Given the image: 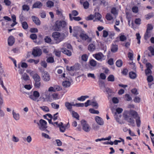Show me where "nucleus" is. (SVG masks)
<instances>
[{
    "instance_id": "5",
    "label": "nucleus",
    "mask_w": 154,
    "mask_h": 154,
    "mask_svg": "<svg viewBox=\"0 0 154 154\" xmlns=\"http://www.w3.org/2000/svg\"><path fill=\"white\" fill-rule=\"evenodd\" d=\"M81 124L82 126L83 130L85 132H88L91 130V128L87 122L84 120L81 121Z\"/></svg>"
},
{
    "instance_id": "11",
    "label": "nucleus",
    "mask_w": 154,
    "mask_h": 154,
    "mask_svg": "<svg viewBox=\"0 0 154 154\" xmlns=\"http://www.w3.org/2000/svg\"><path fill=\"white\" fill-rule=\"evenodd\" d=\"M95 120L96 122L99 125H102L104 124V122L102 119L98 116H97L95 117Z\"/></svg>"
},
{
    "instance_id": "14",
    "label": "nucleus",
    "mask_w": 154,
    "mask_h": 154,
    "mask_svg": "<svg viewBox=\"0 0 154 154\" xmlns=\"http://www.w3.org/2000/svg\"><path fill=\"white\" fill-rule=\"evenodd\" d=\"M32 18L34 22L37 25H40V21L37 17L35 16H33L32 17Z\"/></svg>"
},
{
    "instance_id": "55",
    "label": "nucleus",
    "mask_w": 154,
    "mask_h": 154,
    "mask_svg": "<svg viewBox=\"0 0 154 154\" xmlns=\"http://www.w3.org/2000/svg\"><path fill=\"white\" fill-rule=\"evenodd\" d=\"M145 72L146 75L151 74L152 73V71L151 69H146L145 70Z\"/></svg>"
},
{
    "instance_id": "61",
    "label": "nucleus",
    "mask_w": 154,
    "mask_h": 154,
    "mask_svg": "<svg viewBox=\"0 0 154 154\" xmlns=\"http://www.w3.org/2000/svg\"><path fill=\"white\" fill-rule=\"evenodd\" d=\"M125 97L126 100L128 101H130L132 100L131 97H130L129 95L128 94H127L125 95Z\"/></svg>"
},
{
    "instance_id": "51",
    "label": "nucleus",
    "mask_w": 154,
    "mask_h": 154,
    "mask_svg": "<svg viewBox=\"0 0 154 154\" xmlns=\"http://www.w3.org/2000/svg\"><path fill=\"white\" fill-rule=\"evenodd\" d=\"M46 60L47 62L49 63H53L54 61V58L52 57H49L47 58Z\"/></svg>"
},
{
    "instance_id": "23",
    "label": "nucleus",
    "mask_w": 154,
    "mask_h": 154,
    "mask_svg": "<svg viewBox=\"0 0 154 154\" xmlns=\"http://www.w3.org/2000/svg\"><path fill=\"white\" fill-rule=\"evenodd\" d=\"M58 127H59L60 130L61 132H63L65 131L66 128L63 125V123L60 122L59 124Z\"/></svg>"
},
{
    "instance_id": "12",
    "label": "nucleus",
    "mask_w": 154,
    "mask_h": 154,
    "mask_svg": "<svg viewBox=\"0 0 154 154\" xmlns=\"http://www.w3.org/2000/svg\"><path fill=\"white\" fill-rule=\"evenodd\" d=\"M42 4L39 1L36 2L33 5L32 8H40L42 6Z\"/></svg>"
},
{
    "instance_id": "7",
    "label": "nucleus",
    "mask_w": 154,
    "mask_h": 154,
    "mask_svg": "<svg viewBox=\"0 0 154 154\" xmlns=\"http://www.w3.org/2000/svg\"><path fill=\"white\" fill-rule=\"evenodd\" d=\"M32 54L35 57L40 56L42 54V50L38 47H35L33 49Z\"/></svg>"
},
{
    "instance_id": "39",
    "label": "nucleus",
    "mask_w": 154,
    "mask_h": 154,
    "mask_svg": "<svg viewBox=\"0 0 154 154\" xmlns=\"http://www.w3.org/2000/svg\"><path fill=\"white\" fill-rule=\"evenodd\" d=\"M88 56L86 54L83 55L81 57L82 60L85 62H86L87 61Z\"/></svg>"
},
{
    "instance_id": "57",
    "label": "nucleus",
    "mask_w": 154,
    "mask_h": 154,
    "mask_svg": "<svg viewBox=\"0 0 154 154\" xmlns=\"http://www.w3.org/2000/svg\"><path fill=\"white\" fill-rule=\"evenodd\" d=\"M106 19L109 20H110L112 19V17L109 14H107L106 17Z\"/></svg>"
},
{
    "instance_id": "29",
    "label": "nucleus",
    "mask_w": 154,
    "mask_h": 154,
    "mask_svg": "<svg viewBox=\"0 0 154 154\" xmlns=\"http://www.w3.org/2000/svg\"><path fill=\"white\" fill-rule=\"evenodd\" d=\"M71 112H72V116L73 117L75 118L76 119L78 120H79V116L76 112H75L73 110L71 111Z\"/></svg>"
},
{
    "instance_id": "32",
    "label": "nucleus",
    "mask_w": 154,
    "mask_h": 154,
    "mask_svg": "<svg viewBox=\"0 0 154 154\" xmlns=\"http://www.w3.org/2000/svg\"><path fill=\"white\" fill-rule=\"evenodd\" d=\"M72 14H69V16L70 20H72L73 19H74L76 21H79L81 20V18L79 17H72L71 16Z\"/></svg>"
},
{
    "instance_id": "9",
    "label": "nucleus",
    "mask_w": 154,
    "mask_h": 154,
    "mask_svg": "<svg viewBox=\"0 0 154 154\" xmlns=\"http://www.w3.org/2000/svg\"><path fill=\"white\" fill-rule=\"evenodd\" d=\"M80 36L83 40H87V41L88 42H91L92 40L91 38L89 37L88 35L84 33H81Z\"/></svg>"
},
{
    "instance_id": "35",
    "label": "nucleus",
    "mask_w": 154,
    "mask_h": 154,
    "mask_svg": "<svg viewBox=\"0 0 154 154\" xmlns=\"http://www.w3.org/2000/svg\"><path fill=\"white\" fill-rule=\"evenodd\" d=\"M153 29V27L152 24H148L147 25V29L146 31H150L152 32V31Z\"/></svg>"
},
{
    "instance_id": "13",
    "label": "nucleus",
    "mask_w": 154,
    "mask_h": 154,
    "mask_svg": "<svg viewBox=\"0 0 154 154\" xmlns=\"http://www.w3.org/2000/svg\"><path fill=\"white\" fill-rule=\"evenodd\" d=\"M15 39L12 36H10L8 39V44L9 46H12L14 43Z\"/></svg>"
},
{
    "instance_id": "48",
    "label": "nucleus",
    "mask_w": 154,
    "mask_h": 154,
    "mask_svg": "<svg viewBox=\"0 0 154 154\" xmlns=\"http://www.w3.org/2000/svg\"><path fill=\"white\" fill-rule=\"evenodd\" d=\"M89 111L91 113L98 114L99 113L98 111L95 110L93 109H89Z\"/></svg>"
},
{
    "instance_id": "58",
    "label": "nucleus",
    "mask_w": 154,
    "mask_h": 154,
    "mask_svg": "<svg viewBox=\"0 0 154 154\" xmlns=\"http://www.w3.org/2000/svg\"><path fill=\"white\" fill-rule=\"evenodd\" d=\"M30 38L33 40L36 39L37 38V36L36 34H32L30 35Z\"/></svg>"
},
{
    "instance_id": "46",
    "label": "nucleus",
    "mask_w": 154,
    "mask_h": 154,
    "mask_svg": "<svg viewBox=\"0 0 154 154\" xmlns=\"http://www.w3.org/2000/svg\"><path fill=\"white\" fill-rule=\"evenodd\" d=\"M41 85V83L40 81L35 82L34 86L36 88H39Z\"/></svg>"
},
{
    "instance_id": "31",
    "label": "nucleus",
    "mask_w": 154,
    "mask_h": 154,
    "mask_svg": "<svg viewBox=\"0 0 154 154\" xmlns=\"http://www.w3.org/2000/svg\"><path fill=\"white\" fill-rule=\"evenodd\" d=\"M52 97L54 100H57L60 98V96L57 93H54L52 95Z\"/></svg>"
},
{
    "instance_id": "47",
    "label": "nucleus",
    "mask_w": 154,
    "mask_h": 154,
    "mask_svg": "<svg viewBox=\"0 0 154 154\" xmlns=\"http://www.w3.org/2000/svg\"><path fill=\"white\" fill-rule=\"evenodd\" d=\"M40 108L42 109L44 111L48 112L49 111L48 108L47 106H43L40 107Z\"/></svg>"
},
{
    "instance_id": "24",
    "label": "nucleus",
    "mask_w": 154,
    "mask_h": 154,
    "mask_svg": "<svg viewBox=\"0 0 154 154\" xmlns=\"http://www.w3.org/2000/svg\"><path fill=\"white\" fill-rule=\"evenodd\" d=\"M47 6L49 8H51L54 6V3L51 1H48L46 3Z\"/></svg>"
},
{
    "instance_id": "52",
    "label": "nucleus",
    "mask_w": 154,
    "mask_h": 154,
    "mask_svg": "<svg viewBox=\"0 0 154 154\" xmlns=\"http://www.w3.org/2000/svg\"><path fill=\"white\" fill-rule=\"evenodd\" d=\"M137 127H140V125L141 121L140 117H138L136 121Z\"/></svg>"
},
{
    "instance_id": "8",
    "label": "nucleus",
    "mask_w": 154,
    "mask_h": 154,
    "mask_svg": "<svg viewBox=\"0 0 154 154\" xmlns=\"http://www.w3.org/2000/svg\"><path fill=\"white\" fill-rule=\"evenodd\" d=\"M42 80L45 82L49 81L50 79L49 74L47 72H45L42 74Z\"/></svg>"
},
{
    "instance_id": "30",
    "label": "nucleus",
    "mask_w": 154,
    "mask_h": 154,
    "mask_svg": "<svg viewBox=\"0 0 154 154\" xmlns=\"http://www.w3.org/2000/svg\"><path fill=\"white\" fill-rule=\"evenodd\" d=\"M94 18H95L96 19H97L98 20H100V21H102V20H100L102 16L99 13H95L94 15Z\"/></svg>"
},
{
    "instance_id": "54",
    "label": "nucleus",
    "mask_w": 154,
    "mask_h": 154,
    "mask_svg": "<svg viewBox=\"0 0 154 154\" xmlns=\"http://www.w3.org/2000/svg\"><path fill=\"white\" fill-rule=\"evenodd\" d=\"M94 18V15H90L86 18V20H93Z\"/></svg>"
},
{
    "instance_id": "3",
    "label": "nucleus",
    "mask_w": 154,
    "mask_h": 154,
    "mask_svg": "<svg viewBox=\"0 0 154 154\" xmlns=\"http://www.w3.org/2000/svg\"><path fill=\"white\" fill-rule=\"evenodd\" d=\"M66 25V22L63 20L57 21L56 22L54 25L55 30L59 31L61 28L65 27Z\"/></svg>"
},
{
    "instance_id": "63",
    "label": "nucleus",
    "mask_w": 154,
    "mask_h": 154,
    "mask_svg": "<svg viewBox=\"0 0 154 154\" xmlns=\"http://www.w3.org/2000/svg\"><path fill=\"white\" fill-rule=\"evenodd\" d=\"M30 31L32 33L37 32H38V29L36 28H31L30 29Z\"/></svg>"
},
{
    "instance_id": "62",
    "label": "nucleus",
    "mask_w": 154,
    "mask_h": 154,
    "mask_svg": "<svg viewBox=\"0 0 154 154\" xmlns=\"http://www.w3.org/2000/svg\"><path fill=\"white\" fill-rule=\"evenodd\" d=\"M131 92L135 95H137L139 93L137 91V89L134 88L131 90Z\"/></svg>"
},
{
    "instance_id": "60",
    "label": "nucleus",
    "mask_w": 154,
    "mask_h": 154,
    "mask_svg": "<svg viewBox=\"0 0 154 154\" xmlns=\"http://www.w3.org/2000/svg\"><path fill=\"white\" fill-rule=\"evenodd\" d=\"M134 100L135 102L139 103L140 101V98L137 96H136Z\"/></svg>"
},
{
    "instance_id": "27",
    "label": "nucleus",
    "mask_w": 154,
    "mask_h": 154,
    "mask_svg": "<svg viewBox=\"0 0 154 154\" xmlns=\"http://www.w3.org/2000/svg\"><path fill=\"white\" fill-rule=\"evenodd\" d=\"M95 46L93 44H91L88 46V49L91 51H94L95 49Z\"/></svg>"
},
{
    "instance_id": "59",
    "label": "nucleus",
    "mask_w": 154,
    "mask_h": 154,
    "mask_svg": "<svg viewBox=\"0 0 154 154\" xmlns=\"http://www.w3.org/2000/svg\"><path fill=\"white\" fill-rule=\"evenodd\" d=\"M146 69H151L152 68V66L151 64L149 63H147L146 64Z\"/></svg>"
},
{
    "instance_id": "18",
    "label": "nucleus",
    "mask_w": 154,
    "mask_h": 154,
    "mask_svg": "<svg viewBox=\"0 0 154 154\" xmlns=\"http://www.w3.org/2000/svg\"><path fill=\"white\" fill-rule=\"evenodd\" d=\"M65 105L67 109L71 112L72 110V107L71 103L68 102H66L65 103Z\"/></svg>"
},
{
    "instance_id": "49",
    "label": "nucleus",
    "mask_w": 154,
    "mask_h": 154,
    "mask_svg": "<svg viewBox=\"0 0 154 154\" xmlns=\"http://www.w3.org/2000/svg\"><path fill=\"white\" fill-rule=\"evenodd\" d=\"M136 39L138 40L137 43L140 44L141 36L140 35V34L139 33H137L136 34Z\"/></svg>"
},
{
    "instance_id": "28",
    "label": "nucleus",
    "mask_w": 154,
    "mask_h": 154,
    "mask_svg": "<svg viewBox=\"0 0 154 154\" xmlns=\"http://www.w3.org/2000/svg\"><path fill=\"white\" fill-rule=\"evenodd\" d=\"M23 29L26 30L28 27V25L26 22H23L21 23Z\"/></svg>"
},
{
    "instance_id": "50",
    "label": "nucleus",
    "mask_w": 154,
    "mask_h": 154,
    "mask_svg": "<svg viewBox=\"0 0 154 154\" xmlns=\"http://www.w3.org/2000/svg\"><path fill=\"white\" fill-rule=\"evenodd\" d=\"M22 9L24 11H28L29 9V7L28 5H25L22 6Z\"/></svg>"
},
{
    "instance_id": "40",
    "label": "nucleus",
    "mask_w": 154,
    "mask_h": 154,
    "mask_svg": "<svg viewBox=\"0 0 154 154\" xmlns=\"http://www.w3.org/2000/svg\"><path fill=\"white\" fill-rule=\"evenodd\" d=\"M52 107L54 109H57L59 107V105L57 104H56L55 103H52L51 104Z\"/></svg>"
},
{
    "instance_id": "2",
    "label": "nucleus",
    "mask_w": 154,
    "mask_h": 154,
    "mask_svg": "<svg viewBox=\"0 0 154 154\" xmlns=\"http://www.w3.org/2000/svg\"><path fill=\"white\" fill-rule=\"evenodd\" d=\"M40 99L43 102H51L52 100L50 99V94L49 92L46 91L44 92H42Z\"/></svg>"
},
{
    "instance_id": "15",
    "label": "nucleus",
    "mask_w": 154,
    "mask_h": 154,
    "mask_svg": "<svg viewBox=\"0 0 154 154\" xmlns=\"http://www.w3.org/2000/svg\"><path fill=\"white\" fill-rule=\"evenodd\" d=\"M80 28L78 27H74L73 32L74 34L73 35L74 37H77V35L79 34L80 32Z\"/></svg>"
},
{
    "instance_id": "6",
    "label": "nucleus",
    "mask_w": 154,
    "mask_h": 154,
    "mask_svg": "<svg viewBox=\"0 0 154 154\" xmlns=\"http://www.w3.org/2000/svg\"><path fill=\"white\" fill-rule=\"evenodd\" d=\"M39 96L40 94L39 92L37 91H34L33 92V94L29 95V97L32 100L38 102V100L37 99Z\"/></svg>"
},
{
    "instance_id": "34",
    "label": "nucleus",
    "mask_w": 154,
    "mask_h": 154,
    "mask_svg": "<svg viewBox=\"0 0 154 154\" xmlns=\"http://www.w3.org/2000/svg\"><path fill=\"white\" fill-rule=\"evenodd\" d=\"M44 40L45 42L49 44H50L52 41L51 38L48 36H45L44 38Z\"/></svg>"
},
{
    "instance_id": "38",
    "label": "nucleus",
    "mask_w": 154,
    "mask_h": 154,
    "mask_svg": "<svg viewBox=\"0 0 154 154\" xmlns=\"http://www.w3.org/2000/svg\"><path fill=\"white\" fill-rule=\"evenodd\" d=\"M122 62L121 60H119L117 61L116 65L118 67H121L122 65Z\"/></svg>"
},
{
    "instance_id": "44",
    "label": "nucleus",
    "mask_w": 154,
    "mask_h": 154,
    "mask_svg": "<svg viewBox=\"0 0 154 154\" xmlns=\"http://www.w3.org/2000/svg\"><path fill=\"white\" fill-rule=\"evenodd\" d=\"M90 64L91 66L94 67L97 65V62L95 60L92 59L90 61Z\"/></svg>"
},
{
    "instance_id": "56",
    "label": "nucleus",
    "mask_w": 154,
    "mask_h": 154,
    "mask_svg": "<svg viewBox=\"0 0 154 154\" xmlns=\"http://www.w3.org/2000/svg\"><path fill=\"white\" fill-rule=\"evenodd\" d=\"M120 40L121 41L123 42L126 40V37L123 35H121L119 37Z\"/></svg>"
},
{
    "instance_id": "42",
    "label": "nucleus",
    "mask_w": 154,
    "mask_h": 154,
    "mask_svg": "<svg viewBox=\"0 0 154 154\" xmlns=\"http://www.w3.org/2000/svg\"><path fill=\"white\" fill-rule=\"evenodd\" d=\"M108 81L114 82L115 80L114 76L113 75H109L107 78Z\"/></svg>"
},
{
    "instance_id": "10",
    "label": "nucleus",
    "mask_w": 154,
    "mask_h": 154,
    "mask_svg": "<svg viewBox=\"0 0 154 154\" xmlns=\"http://www.w3.org/2000/svg\"><path fill=\"white\" fill-rule=\"evenodd\" d=\"M125 119L128 122L130 123L133 127L135 126L134 120L127 115H125Z\"/></svg>"
},
{
    "instance_id": "4",
    "label": "nucleus",
    "mask_w": 154,
    "mask_h": 154,
    "mask_svg": "<svg viewBox=\"0 0 154 154\" xmlns=\"http://www.w3.org/2000/svg\"><path fill=\"white\" fill-rule=\"evenodd\" d=\"M37 124L39 126V129L42 131H44L47 128V122L43 119H40L39 123L37 122Z\"/></svg>"
},
{
    "instance_id": "41",
    "label": "nucleus",
    "mask_w": 154,
    "mask_h": 154,
    "mask_svg": "<svg viewBox=\"0 0 154 154\" xmlns=\"http://www.w3.org/2000/svg\"><path fill=\"white\" fill-rule=\"evenodd\" d=\"M148 50L150 52L151 55L154 56V48L152 46H150L148 47Z\"/></svg>"
},
{
    "instance_id": "64",
    "label": "nucleus",
    "mask_w": 154,
    "mask_h": 154,
    "mask_svg": "<svg viewBox=\"0 0 154 154\" xmlns=\"http://www.w3.org/2000/svg\"><path fill=\"white\" fill-rule=\"evenodd\" d=\"M153 14L151 13H149V14L146 15V19L147 20L149 19L150 18L153 17Z\"/></svg>"
},
{
    "instance_id": "17",
    "label": "nucleus",
    "mask_w": 154,
    "mask_h": 154,
    "mask_svg": "<svg viewBox=\"0 0 154 154\" xmlns=\"http://www.w3.org/2000/svg\"><path fill=\"white\" fill-rule=\"evenodd\" d=\"M12 115L14 119L16 120H18L20 119V115L18 113H17L14 110L12 111Z\"/></svg>"
},
{
    "instance_id": "26",
    "label": "nucleus",
    "mask_w": 154,
    "mask_h": 154,
    "mask_svg": "<svg viewBox=\"0 0 154 154\" xmlns=\"http://www.w3.org/2000/svg\"><path fill=\"white\" fill-rule=\"evenodd\" d=\"M129 77L131 79H135L136 78V74L133 72H131L129 73Z\"/></svg>"
},
{
    "instance_id": "45",
    "label": "nucleus",
    "mask_w": 154,
    "mask_h": 154,
    "mask_svg": "<svg viewBox=\"0 0 154 154\" xmlns=\"http://www.w3.org/2000/svg\"><path fill=\"white\" fill-rule=\"evenodd\" d=\"M83 5L84 8L87 9L89 7V3L88 1H86L83 3Z\"/></svg>"
},
{
    "instance_id": "25",
    "label": "nucleus",
    "mask_w": 154,
    "mask_h": 154,
    "mask_svg": "<svg viewBox=\"0 0 154 154\" xmlns=\"http://www.w3.org/2000/svg\"><path fill=\"white\" fill-rule=\"evenodd\" d=\"M130 113L135 119L137 118L138 117L137 112L133 110H131Z\"/></svg>"
},
{
    "instance_id": "36",
    "label": "nucleus",
    "mask_w": 154,
    "mask_h": 154,
    "mask_svg": "<svg viewBox=\"0 0 154 154\" xmlns=\"http://www.w3.org/2000/svg\"><path fill=\"white\" fill-rule=\"evenodd\" d=\"M89 97L88 96H82L80 97L77 98L78 100L80 101H83L85 100L86 98Z\"/></svg>"
},
{
    "instance_id": "53",
    "label": "nucleus",
    "mask_w": 154,
    "mask_h": 154,
    "mask_svg": "<svg viewBox=\"0 0 154 154\" xmlns=\"http://www.w3.org/2000/svg\"><path fill=\"white\" fill-rule=\"evenodd\" d=\"M153 77L151 75L148 76L147 78V80L148 82H150L153 81Z\"/></svg>"
},
{
    "instance_id": "37",
    "label": "nucleus",
    "mask_w": 154,
    "mask_h": 154,
    "mask_svg": "<svg viewBox=\"0 0 154 154\" xmlns=\"http://www.w3.org/2000/svg\"><path fill=\"white\" fill-rule=\"evenodd\" d=\"M22 78L25 81H27L29 79V76L26 73H24L23 75H22Z\"/></svg>"
},
{
    "instance_id": "16",
    "label": "nucleus",
    "mask_w": 154,
    "mask_h": 154,
    "mask_svg": "<svg viewBox=\"0 0 154 154\" xmlns=\"http://www.w3.org/2000/svg\"><path fill=\"white\" fill-rule=\"evenodd\" d=\"M32 78L35 82L40 81L41 80L40 76L36 73L35 74L33 75Z\"/></svg>"
},
{
    "instance_id": "1",
    "label": "nucleus",
    "mask_w": 154,
    "mask_h": 154,
    "mask_svg": "<svg viewBox=\"0 0 154 154\" xmlns=\"http://www.w3.org/2000/svg\"><path fill=\"white\" fill-rule=\"evenodd\" d=\"M52 36L56 44L58 43L63 41L65 38L66 35L63 33L58 32H54L52 33Z\"/></svg>"
},
{
    "instance_id": "20",
    "label": "nucleus",
    "mask_w": 154,
    "mask_h": 154,
    "mask_svg": "<svg viewBox=\"0 0 154 154\" xmlns=\"http://www.w3.org/2000/svg\"><path fill=\"white\" fill-rule=\"evenodd\" d=\"M61 50H63V53L67 55L70 56L71 55L72 53L69 50H66L65 48H62L61 49Z\"/></svg>"
},
{
    "instance_id": "22",
    "label": "nucleus",
    "mask_w": 154,
    "mask_h": 154,
    "mask_svg": "<svg viewBox=\"0 0 154 154\" xmlns=\"http://www.w3.org/2000/svg\"><path fill=\"white\" fill-rule=\"evenodd\" d=\"M62 85L65 88L69 87L71 85L70 82L69 81H65L62 82Z\"/></svg>"
},
{
    "instance_id": "21",
    "label": "nucleus",
    "mask_w": 154,
    "mask_h": 154,
    "mask_svg": "<svg viewBox=\"0 0 154 154\" xmlns=\"http://www.w3.org/2000/svg\"><path fill=\"white\" fill-rule=\"evenodd\" d=\"M151 32L150 31H146L144 35V38L146 40H147L151 35Z\"/></svg>"
},
{
    "instance_id": "33",
    "label": "nucleus",
    "mask_w": 154,
    "mask_h": 154,
    "mask_svg": "<svg viewBox=\"0 0 154 154\" xmlns=\"http://www.w3.org/2000/svg\"><path fill=\"white\" fill-rule=\"evenodd\" d=\"M118 46L116 45H112L111 51L112 52H115L117 51Z\"/></svg>"
},
{
    "instance_id": "43",
    "label": "nucleus",
    "mask_w": 154,
    "mask_h": 154,
    "mask_svg": "<svg viewBox=\"0 0 154 154\" xmlns=\"http://www.w3.org/2000/svg\"><path fill=\"white\" fill-rule=\"evenodd\" d=\"M100 5L105 7L108 5V2L105 0H100Z\"/></svg>"
},
{
    "instance_id": "19",
    "label": "nucleus",
    "mask_w": 154,
    "mask_h": 154,
    "mask_svg": "<svg viewBox=\"0 0 154 154\" xmlns=\"http://www.w3.org/2000/svg\"><path fill=\"white\" fill-rule=\"evenodd\" d=\"M104 57V55L101 53H99L95 54V58L97 60H101Z\"/></svg>"
}]
</instances>
